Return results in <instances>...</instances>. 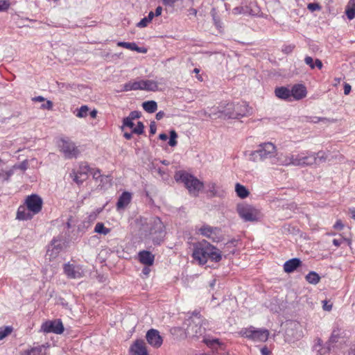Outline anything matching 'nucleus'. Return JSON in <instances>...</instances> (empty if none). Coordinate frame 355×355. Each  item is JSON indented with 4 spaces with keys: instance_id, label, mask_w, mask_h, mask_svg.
Masks as SVG:
<instances>
[{
    "instance_id": "obj_10",
    "label": "nucleus",
    "mask_w": 355,
    "mask_h": 355,
    "mask_svg": "<svg viewBox=\"0 0 355 355\" xmlns=\"http://www.w3.org/2000/svg\"><path fill=\"white\" fill-rule=\"evenodd\" d=\"M63 270L66 276L70 279H80L85 275L84 269L81 265L70 262L64 265Z\"/></svg>"
},
{
    "instance_id": "obj_16",
    "label": "nucleus",
    "mask_w": 355,
    "mask_h": 355,
    "mask_svg": "<svg viewBox=\"0 0 355 355\" xmlns=\"http://www.w3.org/2000/svg\"><path fill=\"white\" fill-rule=\"evenodd\" d=\"M146 338L148 344L155 348H159L163 343V339L159 335V332L154 329L147 331Z\"/></svg>"
},
{
    "instance_id": "obj_57",
    "label": "nucleus",
    "mask_w": 355,
    "mask_h": 355,
    "mask_svg": "<svg viewBox=\"0 0 355 355\" xmlns=\"http://www.w3.org/2000/svg\"><path fill=\"white\" fill-rule=\"evenodd\" d=\"M13 173V170L12 169L5 171V177L3 178V180L8 181L10 179V178L12 175Z\"/></svg>"
},
{
    "instance_id": "obj_62",
    "label": "nucleus",
    "mask_w": 355,
    "mask_h": 355,
    "mask_svg": "<svg viewBox=\"0 0 355 355\" xmlns=\"http://www.w3.org/2000/svg\"><path fill=\"white\" fill-rule=\"evenodd\" d=\"M323 309L325 310V311H331V309H332V304H328V302L327 301H323Z\"/></svg>"
},
{
    "instance_id": "obj_1",
    "label": "nucleus",
    "mask_w": 355,
    "mask_h": 355,
    "mask_svg": "<svg viewBox=\"0 0 355 355\" xmlns=\"http://www.w3.org/2000/svg\"><path fill=\"white\" fill-rule=\"evenodd\" d=\"M276 146L271 142H264L258 146V149L245 153V156L252 162L269 160L272 164L276 154Z\"/></svg>"
},
{
    "instance_id": "obj_63",
    "label": "nucleus",
    "mask_w": 355,
    "mask_h": 355,
    "mask_svg": "<svg viewBox=\"0 0 355 355\" xmlns=\"http://www.w3.org/2000/svg\"><path fill=\"white\" fill-rule=\"evenodd\" d=\"M19 168L23 171H26L28 168V162L26 160L22 162L20 165L19 166Z\"/></svg>"
},
{
    "instance_id": "obj_30",
    "label": "nucleus",
    "mask_w": 355,
    "mask_h": 355,
    "mask_svg": "<svg viewBox=\"0 0 355 355\" xmlns=\"http://www.w3.org/2000/svg\"><path fill=\"white\" fill-rule=\"evenodd\" d=\"M346 15L349 20L355 18V0H349L345 10Z\"/></svg>"
},
{
    "instance_id": "obj_5",
    "label": "nucleus",
    "mask_w": 355,
    "mask_h": 355,
    "mask_svg": "<svg viewBox=\"0 0 355 355\" xmlns=\"http://www.w3.org/2000/svg\"><path fill=\"white\" fill-rule=\"evenodd\" d=\"M149 239L155 245H159L165 236V226L159 217H153L147 223Z\"/></svg>"
},
{
    "instance_id": "obj_58",
    "label": "nucleus",
    "mask_w": 355,
    "mask_h": 355,
    "mask_svg": "<svg viewBox=\"0 0 355 355\" xmlns=\"http://www.w3.org/2000/svg\"><path fill=\"white\" fill-rule=\"evenodd\" d=\"M157 130V127L155 121H152L150 124V135L155 134Z\"/></svg>"
},
{
    "instance_id": "obj_27",
    "label": "nucleus",
    "mask_w": 355,
    "mask_h": 355,
    "mask_svg": "<svg viewBox=\"0 0 355 355\" xmlns=\"http://www.w3.org/2000/svg\"><path fill=\"white\" fill-rule=\"evenodd\" d=\"M142 83H143V80H135L133 82L130 81L128 83H125L123 85L122 91L128 92V91L138 90V89L142 90V87H143Z\"/></svg>"
},
{
    "instance_id": "obj_42",
    "label": "nucleus",
    "mask_w": 355,
    "mask_h": 355,
    "mask_svg": "<svg viewBox=\"0 0 355 355\" xmlns=\"http://www.w3.org/2000/svg\"><path fill=\"white\" fill-rule=\"evenodd\" d=\"M177 138H178L177 132L174 130H171L168 145L172 147L175 146L178 143L177 140H176Z\"/></svg>"
},
{
    "instance_id": "obj_26",
    "label": "nucleus",
    "mask_w": 355,
    "mask_h": 355,
    "mask_svg": "<svg viewBox=\"0 0 355 355\" xmlns=\"http://www.w3.org/2000/svg\"><path fill=\"white\" fill-rule=\"evenodd\" d=\"M45 351L44 345H37L24 350L21 355H45Z\"/></svg>"
},
{
    "instance_id": "obj_21",
    "label": "nucleus",
    "mask_w": 355,
    "mask_h": 355,
    "mask_svg": "<svg viewBox=\"0 0 355 355\" xmlns=\"http://www.w3.org/2000/svg\"><path fill=\"white\" fill-rule=\"evenodd\" d=\"M275 96L285 101L291 102V89L285 86L277 87L275 89Z\"/></svg>"
},
{
    "instance_id": "obj_8",
    "label": "nucleus",
    "mask_w": 355,
    "mask_h": 355,
    "mask_svg": "<svg viewBox=\"0 0 355 355\" xmlns=\"http://www.w3.org/2000/svg\"><path fill=\"white\" fill-rule=\"evenodd\" d=\"M58 145L66 159L76 158L79 155L77 146L68 138H60Z\"/></svg>"
},
{
    "instance_id": "obj_2",
    "label": "nucleus",
    "mask_w": 355,
    "mask_h": 355,
    "mask_svg": "<svg viewBox=\"0 0 355 355\" xmlns=\"http://www.w3.org/2000/svg\"><path fill=\"white\" fill-rule=\"evenodd\" d=\"M186 333L188 336L192 338H203L205 336L209 322L199 313L193 314L189 320Z\"/></svg>"
},
{
    "instance_id": "obj_38",
    "label": "nucleus",
    "mask_w": 355,
    "mask_h": 355,
    "mask_svg": "<svg viewBox=\"0 0 355 355\" xmlns=\"http://www.w3.org/2000/svg\"><path fill=\"white\" fill-rule=\"evenodd\" d=\"M332 243L336 247H340L343 243H346L347 245L350 246L352 244V241L349 239H346V238L340 236L338 239H334L332 240Z\"/></svg>"
},
{
    "instance_id": "obj_53",
    "label": "nucleus",
    "mask_w": 355,
    "mask_h": 355,
    "mask_svg": "<svg viewBox=\"0 0 355 355\" xmlns=\"http://www.w3.org/2000/svg\"><path fill=\"white\" fill-rule=\"evenodd\" d=\"M150 23V21L146 18L144 17L141 20H140L139 22L137 23V27L144 28L147 26V25Z\"/></svg>"
},
{
    "instance_id": "obj_23",
    "label": "nucleus",
    "mask_w": 355,
    "mask_h": 355,
    "mask_svg": "<svg viewBox=\"0 0 355 355\" xmlns=\"http://www.w3.org/2000/svg\"><path fill=\"white\" fill-rule=\"evenodd\" d=\"M132 200V194L128 191H124L119 196L116 202V209L121 210L126 207Z\"/></svg>"
},
{
    "instance_id": "obj_64",
    "label": "nucleus",
    "mask_w": 355,
    "mask_h": 355,
    "mask_svg": "<svg viewBox=\"0 0 355 355\" xmlns=\"http://www.w3.org/2000/svg\"><path fill=\"white\" fill-rule=\"evenodd\" d=\"M315 67H317L319 69H321L322 68V62L320 60L316 59L315 60Z\"/></svg>"
},
{
    "instance_id": "obj_4",
    "label": "nucleus",
    "mask_w": 355,
    "mask_h": 355,
    "mask_svg": "<svg viewBox=\"0 0 355 355\" xmlns=\"http://www.w3.org/2000/svg\"><path fill=\"white\" fill-rule=\"evenodd\" d=\"M327 157L322 151L317 153L310 151H302L295 154L294 166H309L319 164L326 160Z\"/></svg>"
},
{
    "instance_id": "obj_36",
    "label": "nucleus",
    "mask_w": 355,
    "mask_h": 355,
    "mask_svg": "<svg viewBox=\"0 0 355 355\" xmlns=\"http://www.w3.org/2000/svg\"><path fill=\"white\" fill-rule=\"evenodd\" d=\"M91 168L86 162H82L80 164L79 167L76 171L80 174V175H84L86 178L87 175L90 172Z\"/></svg>"
},
{
    "instance_id": "obj_34",
    "label": "nucleus",
    "mask_w": 355,
    "mask_h": 355,
    "mask_svg": "<svg viewBox=\"0 0 355 355\" xmlns=\"http://www.w3.org/2000/svg\"><path fill=\"white\" fill-rule=\"evenodd\" d=\"M110 231L111 230L110 228L105 227L104 224L101 222L97 223L94 227V232L104 236L108 234Z\"/></svg>"
},
{
    "instance_id": "obj_33",
    "label": "nucleus",
    "mask_w": 355,
    "mask_h": 355,
    "mask_svg": "<svg viewBox=\"0 0 355 355\" xmlns=\"http://www.w3.org/2000/svg\"><path fill=\"white\" fill-rule=\"evenodd\" d=\"M305 279L309 284L315 285L320 282V277L316 272L311 271L305 276Z\"/></svg>"
},
{
    "instance_id": "obj_54",
    "label": "nucleus",
    "mask_w": 355,
    "mask_h": 355,
    "mask_svg": "<svg viewBox=\"0 0 355 355\" xmlns=\"http://www.w3.org/2000/svg\"><path fill=\"white\" fill-rule=\"evenodd\" d=\"M53 107V103L51 101H46L44 103L41 105V108L46 110H51Z\"/></svg>"
},
{
    "instance_id": "obj_32",
    "label": "nucleus",
    "mask_w": 355,
    "mask_h": 355,
    "mask_svg": "<svg viewBox=\"0 0 355 355\" xmlns=\"http://www.w3.org/2000/svg\"><path fill=\"white\" fill-rule=\"evenodd\" d=\"M235 191L236 195L242 199L247 198L249 196L248 190L243 185L236 183L235 185Z\"/></svg>"
},
{
    "instance_id": "obj_12",
    "label": "nucleus",
    "mask_w": 355,
    "mask_h": 355,
    "mask_svg": "<svg viewBox=\"0 0 355 355\" xmlns=\"http://www.w3.org/2000/svg\"><path fill=\"white\" fill-rule=\"evenodd\" d=\"M41 330L46 334L53 333L55 334H61L64 329L63 324L60 319L53 320H47L41 326Z\"/></svg>"
},
{
    "instance_id": "obj_46",
    "label": "nucleus",
    "mask_w": 355,
    "mask_h": 355,
    "mask_svg": "<svg viewBox=\"0 0 355 355\" xmlns=\"http://www.w3.org/2000/svg\"><path fill=\"white\" fill-rule=\"evenodd\" d=\"M338 338H339L338 332H336V331L334 330L333 332L331 333L330 338H329V342L327 344H329V345H330L331 343H336L338 340Z\"/></svg>"
},
{
    "instance_id": "obj_35",
    "label": "nucleus",
    "mask_w": 355,
    "mask_h": 355,
    "mask_svg": "<svg viewBox=\"0 0 355 355\" xmlns=\"http://www.w3.org/2000/svg\"><path fill=\"white\" fill-rule=\"evenodd\" d=\"M236 110V104L234 103H228L226 104L223 110H219L218 112L223 114L225 117L229 119V114L227 113H234Z\"/></svg>"
},
{
    "instance_id": "obj_48",
    "label": "nucleus",
    "mask_w": 355,
    "mask_h": 355,
    "mask_svg": "<svg viewBox=\"0 0 355 355\" xmlns=\"http://www.w3.org/2000/svg\"><path fill=\"white\" fill-rule=\"evenodd\" d=\"M328 119L327 118H324V117H320V116H310L309 118V120L308 121L309 122H311V123H317L320 121H327Z\"/></svg>"
},
{
    "instance_id": "obj_61",
    "label": "nucleus",
    "mask_w": 355,
    "mask_h": 355,
    "mask_svg": "<svg viewBox=\"0 0 355 355\" xmlns=\"http://www.w3.org/2000/svg\"><path fill=\"white\" fill-rule=\"evenodd\" d=\"M261 355H270L271 352L266 346H264L261 349Z\"/></svg>"
},
{
    "instance_id": "obj_47",
    "label": "nucleus",
    "mask_w": 355,
    "mask_h": 355,
    "mask_svg": "<svg viewBox=\"0 0 355 355\" xmlns=\"http://www.w3.org/2000/svg\"><path fill=\"white\" fill-rule=\"evenodd\" d=\"M123 127H128L130 128H133L134 127V123L133 120L129 119L128 117H125L123 120Z\"/></svg>"
},
{
    "instance_id": "obj_41",
    "label": "nucleus",
    "mask_w": 355,
    "mask_h": 355,
    "mask_svg": "<svg viewBox=\"0 0 355 355\" xmlns=\"http://www.w3.org/2000/svg\"><path fill=\"white\" fill-rule=\"evenodd\" d=\"M203 342L209 347H214L216 345H220V341L217 338H211L205 336Z\"/></svg>"
},
{
    "instance_id": "obj_51",
    "label": "nucleus",
    "mask_w": 355,
    "mask_h": 355,
    "mask_svg": "<svg viewBox=\"0 0 355 355\" xmlns=\"http://www.w3.org/2000/svg\"><path fill=\"white\" fill-rule=\"evenodd\" d=\"M307 8L309 10L313 12L319 10L320 9V6L317 3H310L308 4Z\"/></svg>"
},
{
    "instance_id": "obj_14",
    "label": "nucleus",
    "mask_w": 355,
    "mask_h": 355,
    "mask_svg": "<svg viewBox=\"0 0 355 355\" xmlns=\"http://www.w3.org/2000/svg\"><path fill=\"white\" fill-rule=\"evenodd\" d=\"M24 204L33 214L36 215L42 209L43 200L37 194H31L26 198Z\"/></svg>"
},
{
    "instance_id": "obj_59",
    "label": "nucleus",
    "mask_w": 355,
    "mask_h": 355,
    "mask_svg": "<svg viewBox=\"0 0 355 355\" xmlns=\"http://www.w3.org/2000/svg\"><path fill=\"white\" fill-rule=\"evenodd\" d=\"M352 87L351 85L347 83L344 84V94L345 95H348L351 92Z\"/></svg>"
},
{
    "instance_id": "obj_60",
    "label": "nucleus",
    "mask_w": 355,
    "mask_h": 355,
    "mask_svg": "<svg viewBox=\"0 0 355 355\" xmlns=\"http://www.w3.org/2000/svg\"><path fill=\"white\" fill-rule=\"evenodd\" d=\"M150 272V269L149 268V266H145L143 269H142V271H141V273L142 275L144 276V277H148L149 273Z\"/></svg>"
},
{
    "instance_id": "obj_18",
    "label": "nucleus",
    "mask_w": 355,
    "mask_h": 355,
    "mask_svg": "<svg viewBox=\"0 0 355 355\" xmlns=\"http://www.w3.org/2000/svg\"><path fill=\"white\" fill-rule=\"evenodd\" d=\"M234 113H227L229 119H239L247 115L249 113L248 105L246 102L236 104V110Z\"/></svg>"
},
{
    "instance_id": "obj_29",
    "label": "nucleus",
    "mask_w": 355,
    "mask_h": 355,
    "mask_svg": "<svg viewBox=\"0 0 355 355\" xmlns=\"http://www.w3.org/2000/svg\"><path fill=\"white\" fill-rule=\"evenodd\" d=\"M142 90L155 92L158 90L157 83L153 80H143Z\"/></svg>"
},
{
    "instance_id": "obj_24",
    "label": "nucleus",
    "mask_w": 355,
    "mask_h": 355,
    "mask_svg": "<svg viewBox=\"0 0 355 355\" xmlns=\"http://www.w3.org/2000/svg\"><path fill=\"white\" fill-rule=\"evenodd\" d=\"M302 265V261L298 258H293L286 261L284 264V270L286 272L290 273L295 270Z\"/></svg>"
},
{
    "instance_id": "obj_15",
    "label": "nucleus",
    "mask_w": 355,
    "mask_h": 355,
    "mask_svg": "<svg viewBox=\"0 0 355 355\" xmlns=\"http://www.w3.org/2000/svg\"><path fill=\"white\" fill-rule=\"evenodd\" d=\"M295 154L290 153H277L273 158L272 164L281 166L294 165Z\"/></svg>"
},
{
    "instance_id": "obj_25",
    "label": "nucleus",
    "mask_w": 355,
    "mask_h": 355,
    "mask_svg": "<svg viewBox=\"0 0 355 355\" xmlns=\"http://www.w3.org/2000/svg\"><path fill=\"white\" fill-rule=\"evenodd\" d=\"M331 347L329 344L322 345V341L320 338L316 340V343L313 346V350L317 352L316 355H328L330 352Z\"/></svg>"
},
{
    "instance_id": "obj_52",
    "label": "nucleus",
    "mask_w": 355,
    "mask_h": 355,
    "mask_svg": "<svg viewBox=\"0 0 355 355\" xmlns=\"http://www.w3.org/2000/svg\"><path fill=\"white\" fill-rule=\"evenodd\" d=\"M89 173L92 175L93 178H94L96 180H98L99 178L101 177V171L98 168H93V169L91 168V171Z\"/></svg>"
},
{
    "instance_id": "obj_11",
    "label": "nucleus",
    "mask_w": 355,
    "mask_h": 355,
    "mask_svg": "<svg viewBox=\"0 0 355 355\" xmlns=\"http://www.w3.org/2000/svg\"><path fill=\"white\" fill-rule=\"evenodd\" d=\"M64 242L62 236L53 238L48 246L46 256L50 259H55L63 250Z\"/></svg>"
},
{
    "instance_id": "obj_31",
    "label": "nucleus",
    "mask_w": 355,
    "mask_h": 355,
    "mask_svg": "<svg viewBox=\"0 0 355 355\" xmlns=\"http://www.w3.org/2000/svg\"><path fill=\"white\" fill-rule=\"evenodd\" d=\"M143 109L148 113H154L157 110V104L155 101H148L142 103Z\"/></svg>"
},
{
    "instance_id": "obj_39",
    "label": "nucleus",
    "mask_w": 355,
    "mask_h": 355,
    "mask_svg": "<svg viewBox=\"0 0 355 355\" xmlns=\"http://www.w3.org/2000/svg\"><path fill=\"white\" fill-rule=\"evenodd\" d=\"M70 176L73 179V181L78 184H81L85 178L84 175H80V174L77 173L76 170L71 171Z\"/></svg>"
},
{
    "instance_id": "obj_45",
    "label": "nucleus",
    "mask_w": 355,
    "mask_h": 355,
    "mask_svg": "<svg viewBox=\"0 0 355 355\" xmlns=\"http://www.w3.org/2000/svg\"><path fill=\"white\" fill-rule=\"evenodd\" d=\"M144 125L141 121H139L135 128L132 129V132L137 135H141L144 133Z\"/></svg>"
},
{
    "instance_id": "obj_55",
    "label": "nucleus",
    "mask_w": 355,
    "mask_h": 355,
    "mask_svg": "<svg viewBox=\"0 0 355 355\" xmlns=\"http://www.w3.org/2000/svg\"><path fill=\"white\" fill-rule=\"evenodd\" d=\"M128 117L132 120H134L140 117V113L137 111H132L130 113Z\"/></svg>"
},
{
    "instance_id": "obj_28",
    "label": "nucleus",
    "mask_w": 355,
    "mask_h": 355,
    "mask_svg": "<svg viewBox=\"0 0 355 355\" xmlns=\"http://www.w3.org/2000/svg\"><path fill=\"white\" fill-rule=\"evenodd\" d=\"M208 259L216 263L219 262L222 259L220 250L211 244L210 250L208 252Z\"/></svg>"
},
{
    "instance_id": "obj_17",
    "label": "nucleus",
    "mask_w": 355,
    "mask_h": 355,
    "mask_svg": "<svg viewBox=\"0 0 355 355\" xmlns=\"http://www.w3.org/2000/svg\"><path fill=\"white\" fill-rule=\"evenodd\" d=\"M291 89V102L293 101H300L306 97L307 90L302 84H295L292 86Z\"/></svg>"
},
{
    "instance_id": "obj_9",
    "label": "nucleus",
    "mask_w": 355,
    "mask_h": 355,
    "mask_svg": "<svg viewBox=\"0 0 355 355\" xmlns=\"http://www.w3.org/2000/svg\"><path fill=\"white\" fill-rule=\"evenodd\" d=\"M237 211L245 221H257L261 216L259 210L250 205L239 207Z\"/></svg>"
},
{
    "instance_id": "obj_3",
    "label": "nucleus",
    "mask_w": 355,
    "mask_h": 355,
    "mask_svg": "<svg viewBox=\"0 0 355 355\" xmlns=\"http://www.w3.org/2000/svg\"><path fill=\"white\" fill-rule=\"evenodd\" d=\"M174 178L176 182H182L189 192L194 196H197L204 187L202 182L184 171H178Z\"/></svg>"
},
{
    "instance_id": "obj_44",
    "label": "nucleus",
    "mask_w": 355,
    "mask_h": 355,
    "mask_svg": "<svg viewBox=\"0 0 355 355\" xmlns=\"http://www.w3.org/2000/svg\"><path fill=\"white\" fill-rule=\"evenodd\" d=\"M207 186L208 188V191L211 193V196H218V192H217V189H216L217 185L215 182H210L207 184Z\"/></svg>"
},
{
    "instance_id": "obj_37",
    "label": "nucleus",
    "mask_w": 355,
    "mask_h": 355,
    "mask_svg": "<svg viewBox=\"0 0 355 355\" xmlns=\"http://www.w3.org/2000/svg\"><path fill=\"white\" fill-rule=\"evenodd\" d=\"M89 107L87 105H82L76 110L75 114L78 118H85L87 116Z\"/></svg>"
},
{
    "instance_id": "obj_49",
    "label": "nucleus",
    "mask_w": 355,
    "mask_h": 355,
    "mask_svg": "<svg viewBox=\"0 0 355 355\" xmlns=\"http://www.w3.org/2000/svg\"><path fill=\"white\" fill-rule=\"evenodd\" d=\"M10 7V2L8 0H0V12L5 11Z\"/></svg>"
},
{
    "instance_id": "obj_43",
    "label": "nucleus",
    "mask_w": 355,
    "mask_h": 355,
    "mask_svg": "<svg viewBox=\"0 0 355 355\" xmlns=\"http://www.w3.org/2000/svg\"><path fill=\"white\" fill-rule=\"evenodd\" d=\"M123 47H125L126 49H128L131 51H136L138 53H146L148 51V49L145 46H123Z\"/></svg>"
},
{
    "instance_id": "obj_22",
    "label": "nucleus",
    "mask_w": 355,
    "mask_h": 355,
    "mask_svg": "<svg viewBox=\"0 0 355 355\" xmlns=\"http://www.w3.org/2000/svg\"><path fill=\"white\" fill-rule=\"evenodd\" d=\"M131 355H148L143 340H137L131 347Z\"/></svg>"
},
{
    "instance_id": "obj_20",
    "label": "nucleus",
    "mask_w": 355,
    "mask_h": 355,
    "mask_svg": "<svg viewBox=\"0 0 355 355\" xmlns=\"http://www.w3.org/2000/svg\"><path fill=\"white\" fill-rule=\"evenodd\" d=\"M138 259L142 264L150 266L154 263L155 255L150 251L143 250L139 252Z\"/></svg>"
},
{
    "instance_id": "obj_56",
    "label": "nucleus",
    "mask_w": 355,
    "mask_h": 355,
    "mask_svg": "<svg viewBox=\"0 0 355 355\" xmlns=\"http://www.w3.org/2000/svg\"><path fill=\"white\" fill-rule=\"evenodd\" d=\"M344 227V225L340 220H338L334 225V228L341 230Z\"/></svg>"
},
{
    "instance_id": "obj_50",
    "label": "nucleus",
    "mask_w": 355,
    "mask_h": 355,
    "mask_svg": "<svg viewBox=\"0 0 355 355\" xmlns=\"http://www.w3.org/2000/svg\"><path fill=\"white\" fill-rule=\"evenodd\" d=\"M304 62L310 67L311 69L315 68V61L311 56H306L304 58Z\"/></svg>"
},
{
    "instance_id": "obj_40",
    "label": "nucleus",
    "mask_w": 355,
    "mask_h": 355,
    "mask_svg": "<svg viewBox=\"0 0 355 355\" xmlns=\"http://www.w3.org/2000/svg\"><path fill=\"white\" fill-rule=\"evenodd\" d=\"M13 328L11 326H6L0 327V340L5 338L12 333Z\"/></svg>"
},
{
    "instance_id": "obj_19",
    "label": "nucleus",
    "mask_w": 355,
    "mask_h": 355,
    "mask_svg": "<svg viewBox=\"0 0 355 355\" xmlns=\"http://www.w3.org/2000/svg\"><path fill=\"white\" fill-rule=\"evenodd\" d=\"M34 216L35 214L24 204L19 206L17 211L16 218L19 220H31Z\"/></svg>"
},
{
    "instance_id": "obj_13",
    "label": "nucleus",
    "mask_w": 355,
    "mask_h": 355,
    "mask_svg": "<svg viewBox=\"0 0 355 355\" xmlns=\"http://www.w3.org/2000/svg\"><path fill=\"white\" fill-rule=\"evenodd\" d=\"M198 232L205 237H207L214 242H218L222 239L221 230L220 228L203 225L199 230Z\"/></svg>"
},
{
    "instance_id": "obj_6",
    "label": "nucleus",
    "mask_w": 355,
    "mask_h": 355,
    "mask_svg": "<svg viewBox=\"0 0 355 355\" xmlns=\"http://www.w3.org/2000/svg\"><path fill=\"white\" fill-rule=\"evenodd\" d=\"M241 336L254 342H266L269 337V331L265 328H256L253 326L242 328L239 331Z\"/></svg>"
},
{
    "instance_id": "obj_7",
    "label": "nucleus",
    "mask_w": 355,
    "mask_h": 355,
    "mask_svg": "<svg viewBox=\"0 0 355 355\" xmlns=\"http://www.w3.org/2000/svg\"><path fill=\"white\" fill-rule=\"evenodd\" d=\"M211 244L205 240L195 243L193 245V259L199 265H205L208 260V252L210 250Z\"/></svg>"
}]
</instances>
